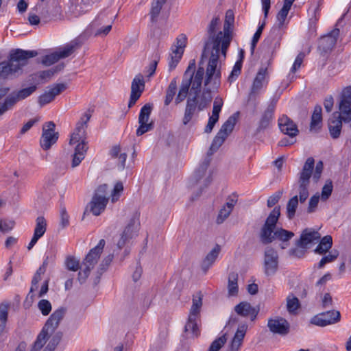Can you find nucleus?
I'll use <instances>...</instances> for the list:
<instances>
[{"mask_svg":"<svg viewBox=\"0 0 351 351\" xmlns=\"http://www.w3.org/2000/svg\"><path fill=\"white\" fill-rule=\"evenodd\" d=\"M177 90V78L174 77L171 80L166 90V95L164 101V104L165 106H169L171 103L174 97L176 96Z\"/></svg>","mask_w":351,"mask_h":351,"instance_id":"obj_30","label":"nucleus"},{"mask_svg":"<svg viewBox=\"0 0 351 351\" xmlns=\"http://www.w3.org/2000/svg\"><path fill=\"white\" fill-rule=\"evenodd\" d=\"M220 246L217 245L205 257L202 263V269L206 273L217 259L219 252Z\"/></svg>","mask_w":351,"mask_h":351,"instance_id":"obj_27","label":"nucleus"},{"mask_svg":"<svg viewBox=\"0 0 351 351\" xmlns=\"http://www.w3.org/2000/svg\"><path fill=\"white\" fill-rule=\"evenodd\" d=\"M275 110V104H271L264 111L259 121L258 125L256 129V132L258 133L264 130L267 129L274 117V113Z\"/></svg>","mask_w":351,"mask_h":351,"instance_id":"obj_24","label":"nucleus"},{"mask_svg":"<svg viewBox=\"0 0 351 351\" xmlns=\"http://www.w3.org/2000/svg\"><path fill=\"white\" fill-rule=\"evenodd\" d=\"M210 160L206 158L200 165L199 167L195 171V175L197 178V181L200 180L206 173V171L210 165Z\"/></svg>","mask_w":351,"mask_h":351,"instance_id":"obj_48","label":"nucleus"},{"mask_svg":"<svg viewBox=\"0 0 351 351\" xmlns=\"http://www.w3.org/2000/svg\"><path fill=\"white\" fill-rule=\"evenodd\" d=\"M319 200V195L318 194H315L313 195L308 202V206L307 208L308 213H315L317 210L318 203Z\"/></svg>","mask_w":351,"mask_h":351,"instance_id":"obj_56","label":"nucleus"},{"mask_svg":"<svg viewBox=\"0 0 351 351\" xmlns=\"http://www.w3.org/2000/svg\"><path fill=\"white\" fill-rule=\"evenodd\" d=\"M223 104V100L221 97H216L215 99L211 117L219 119V112L222 108Z\"/></svg>","mask_w":351,"mask_h":351,"instance_id":"obj_52","label":"nucleus"},{"mask_svg":"<svg viewBox=\"0 0 351 351\" xmlns=\"http://www.w3.org/2000/svg\"><path fill=\"white\" fill-rule=\"evenodd\" d=\"M199 317L197 316H192V315H189L188 321L185 325L184 330L187 333V335H190L191 337H197L199 334V330L197 325V319Z\"/></svg>","mask_w":351,"mask_h":351,"instance_id":"obj_28","label":"nucleus"},{"mask_svg":"<svg viewBox=\"0 0 351 351\" xmlns=\"http://www.w3.org/2000/svg\"><path fill=\"white\" fill-rule=\"evenodd\" d=\"M105 244V240L101 239L98 244L95 247L91 249L86 256L84 260L82 262L81 270L78 274V280L80 283L85 282L86 279L89 276L90 271L97 263L100 255L103 252Z\"/></svg>","mask_w":351,"mask_h":351,"instance_id":"obj_6","label":"nucleus"},{"mask_svg":"<svg viewBox=\"0 0 351 351\" xmlns=\"http://www.w3.org/2000/svg\"><path fill=\"white\" fill-rule=\"evenodd\" d=\"M66 266L68 269L73 271H76L80 268L79 261L73 257L66 258Z\"/></svg>","mask_w":351,"mask_h":351,"instance_id":"obj_62","label":"nucleus"},{"mask_svg":"<svg viewBox=\"0 0 351 351\" xmlns=\"http://www.w3.org/2000/svg\"><path fill=\"white\" fill-rule=\"evenodd\" d=\"M123 191V184L121 182H117L110 194L112 202H116L120 198Z\"/></svg>","mask_w":351,"mask_h":351,"instance_id":"obj_42","label":"nucleus"},{"mask_svg":"<svg viewBox=\"0 0 351 351\" xmlns=\"http://www.w3.org/2000/svg\"><path fill=\"white\" fill-rule=\"evenodd\" d=\"M322 109L321 106L317 105L314 108L313 114L311 116V121L310 125V129L311 131H317L321 128L322 121Z\"/></svg>","mask_w":351,"mask_h":351,"instance_id":"obj_29","label":"nucleus"},{"mask_svg":"<svg viewBox=\"0 0 351 351\" xmlns=\"http://www.w3.org/2000/svg\"><path fill=\"white\" fill-rule=\"evenodd\" d=\"M278 127L283 134L291 138L296 136L299 133L296 124L287 115H282L279 118Z\"/></svg>","mask_w":351,"mask_h":351,"instance_id":"obj_20","label":"nucleus"},{"mask_svg":"<svg viewBox=\"0 0 351 351\" xmlns=\"http://www.w3.org/2000/svg\"><path fill=\"white\" fill-rule=\"evenodd\" d=\"M298 196L295 195L291 197L286 206L287 217L289 219H292L295 215L296 210L298 206Z\"/></svg>","mask_w":351,"mask_h":351,"instance_id":"obj_36","label":"nucleus"},{"mask_svg":"<svg viewBox=\"0 0 351 351\" xmlns=\"http://www.w3.org/2000/svg\"><path fill=\"white\" fill-rule=\"evenodd\" d=\"M69 225V216L66 213L65 208H61L60 210V226L62 228H65Z\"/></svg>","mask_w":351,"mask_h":351,"instance_id":"obj_64","label":"nucleus"},{"mask_svg":"<svg viewBox=\"0 0 351 351\" xmlns=\"http://www.w3.org/2000/svg\"><path fill=\"white\" fill-rule=\"evenodd\" d=\"M37 55L35 50L12 49L8 61L0 62V78L5 79L19 73L23 67L28 64L29 60Z\"/></svg>","mask_w":351,"mask_h":351,"instance_id":"obj_5","label":"nucleus"},{"mask_svg":"<svg viewBox=\"0 0 351 351\" xmlns=\"http://www.w3.org/2000/svg\"><path fill=\"white\" fill-rule=\"evenodd\" d=\"M339 35V29L335 28L328 35L322 37L319 42V49L324 52L332 50L337 43Z\"/></svg>","mask_w":351,"mask_h":351,"instance_id":"obj_22","label":"nucleus"},{"mask_svg":"<svg viewBox=\"0 0 351 351\" xmlns=\"http://www.w3.org/2000/svg\"><path fill=\"white\" fill-rule=\"evenodd\" d=\"M41 280V275L37 274L35 273L34 276H33L32 280V286L30 288V291L27 295V297H29L30 298H33L34 297V291L37 290L38 289V283Z\"/></svg>","mask_w":351,"mask_h":351,"instance_id":"obj_63","label":"nucleus"},{"mask_svg":"<svg viewBox=\"0 0 351 351\" xmlns=\"http://www.w3.org/2000/svg\"><path fill=\"white\" fill-rule=\"evenodd\" d=\"M152 108L153 105L151 104H146L141 108L138 120L139 127L136 132L138 136L154 129V123L152 121H149Z\"/></svg>","mask_w":351,"mask_h":351,"instance_id":"obj_11","label":"nucleus"},{"mask_svg":"<svg viewBox=\"0 0 351 351\" xmlns=\"http://www.w3.org/2000/svg\"><path fill=\"white\" fill-rule=\"evenodd\" d=\"M300 304L298 298L293 295H289L287 298V308L289 313H295L300 307Z\"/></svg>","mask_w":351,"mask_h":351,"instance_id":"obj_41","label":"nucleus"},{"mask_svg":"<svg viewBox=\"0 0 351 351\" xmlns=\"http://www.w3.org/2000/svg\"><path fill=\"white\" fill-rule=\"evenodd\" d=\"M183 53L178 51L171 49L169 59V70L171 71L177 66L182 57Z\"/></svg>","mask_w":351,"mask_h":351,"instance_id":"obj_39","label":"nucleus"},{"mask_svg":"<svg viewBox=\"0 0 351 351\" xmlns=\"http://www.w3.org/2000/svg\"><path fill=\"white\" fill-rule=\"evenodd\" d=\"M320 238L321 235L317 231L306 228L302 232L300 238L297 241L296 245L298 247H302L307 249L308 247V245L318 242Z\"/></svg>","mask_w":351,"mask_h":351,"instance_id":"obj_21","label":"nucleus"},{"mask_svg":"<svg viewBox=\"0 0 351 351\" xmlns=\"http://www.w3.org/2000/svg\"><path fill=\"white\" fill-rule=\"evenodd\" d=\"M145 88V82L141 74L134 77L131 84V93L128 107L132 108L141 96Z\"/></svg>","mask_w":351,"mask_h":351,"instance_id":"obj_17","label":"nucleus"},{"mask_svg":"<svg viewBox=\"0 0 351 351\" xmlns=\"http://www.w3.org/2000/svg\"><path fill=\"white\" fill-rule=\"evenodd\" d=\"M242 67V60L237 61L233 66L232 71L230 73L228 77V81L230 82H233L237 78V77L241 73V70Z\"/></svg>","mask_w":351,"mask_h":351,"instance_id":"obj_54","label":"nucleus"},{"mask_svg":"<svg viewBox=\"0 0 351 351\" xmlns=\"http://www.w3.org/2000/svg\"><path fill=\"white\" fill-rule=\"evenodd\" d=\"M280 215V206H276L267 217L260 231V241L267 245L275 239V228Z\"/></svg>","mask_w":351,"mask_h":351,"instance_id":"obj_7","label":"nucleus"},{"mask_svg":"<svg viewBox=\"0 0 351 351\" xmlns=\"http://www.w3.org/2000/svg\"><path fill=\"white\" fill-rule=\"evenodd\" d=\"M202 306V294L201 292L197 293L193 295V304L191 308L190 309V315L192 316H197L199 317L200 309Z\"/></svg>","mask_w":351,"mask_h":351,"instance_id":"obj_33","label":"nucleus"},{"mask_svg":"<svg viewBox=\"0 0 351 351\" xmlns=\"http://www.w3.org/2000/svg\"><path fill=\"white\" fill-rule=\"evenodd\" d=\"M234 310L237 314L244 317L254 314V308L252 307L250 304L245 302H243L237 304L234 307Z\"/></svg>","mask_w":351,"mask_h":351,"instance_id":"obj_37","label":"nucleus"},{"mask_svg":"<svg viewBox=\"0 0 351 351\" xmlns=\"http://www.w3.org/2000/svg\"><path fill=\"white\" fill-rule=\"evenodd\" d=\"M67 88V85L65 83H59L56 84L52 86L50 89L48 90L53 97L55 98L56 96L60 94L62 92L65 90Z\"/></svg>","mask_w":351,"mask_h":351,"instance_id":"obj_53","label":"nucleus"},{"mask_svg":"<svg viewBox=\"0 0 351 351\" xmlns=\"http://www.w3.org/2000/svg\"><path fill=\"white\" fill-rule=\"evenodd\" d=\"M267 75V69L266 68H261L253 82L250 93V98H252L260 92L265 82Z\"/></svg>","mask_w":351,"mask_h":351,"instance_id":"obj_25","label":"nucleus"},{"mask_svg":"<svg viewBox=\"0 0 351 351\" xmlns=\"http://www.w3.org/2000/svg\"><path fill=\"white\" fill-rule=\"evenodd\" d=\"M247 326L240 325L230 341L227 351H239L243 344V339L247 332Z\"/></svg>","mask_w":351,"mask_h":351,"instance_id":"obj_23","label":"nucleus"},{"mask_svg":"<svg viewBox=\"0 0 351 351\" xmlns=\"http://www.w3.org/2000/svg\"><path fill=\"white\" fill-rule=\"evenodd\" d=\"M314 165L315 160L312 157L308 158L302 167V171L300 173L298 180V200H300L301 204H303L308 197V185L310 178L312 176Z\"/></svg>","mask_w":351,"mask_h":351,"instance_id":"obj_8","label":"nucleus"},{"mask_svg":"<svg viewBox=\"0 0 351 351\" xmlns=\"http://www.w3.org/2000/svg\"><path fill=\"white\" fill-rule=\"evenodd\" d=\"M339 254L337 251H332L329 254L322 257L319 263V267H323L326 263H331L334 261L338 256Z\"/></svg>","mask_w":351,"mask_h":351,"instance_id":"obj_55","label":"nucleus"},{"mask_svg":"<svg viewBox=\"0 0 351 351\" xmlns=\"http://www.w3.org/2000/svg\"><path fill=\"white\" fill-rule=\"evenodd\" d=\"M234 22L232 10H228L226 13L223 32H219L214 40L213 49L206 70L205 85L213 84L217 86L221 82V68L219 65V53L226 57V51L230 44V31Z\"/></svg>","mask_w":351,"mask_h":351,"instance_id":"obj_2","label":"nucleus"},{"mask_svg":"<svg viewBox=\"0 0 351 351\" xmlns=\"http://www.w3.org/2000/svg\"><path fill=\"white\" fill-rule=\"evenodd\" d=\"M343 119L337 116V113L335 112L332 114L328 120V130L332 138L339 137L342 128Z\"/></svg>","mask_w":351,"mask_h":351,"instance_id":"obj_26","label":"nucleus"},{"mask_svg":"<svg viewBox=\"0 0 351 351\" xmlns=\"http://www.w3.org/2000/svg\"><path fill=\"white\" fill-rule=\"evenodd\" d=\"M283 194V191H278L275 192L273 195L269 197L267 205L268 207L271 208L274 206L276 204H277L280 199L282 195Z\"/></svg>","mask_w":351,"mask_h":351,"instance_id":"obj_61","label":"nucleus"},{"mask_svg":"<svg viewBox=\"0 0 351 351\" xmlns=\"http://www.w3.org/2000/svg\"><path fill=\"white\" fill-rule=\"evenodd\" d=\"M140 226L139 218L137 215H134L125 226L120 239L117 243V247L121 249L125 243L137 235Z\"/></svg>","mask_w":351,"mask_h":351,"instance_id":"obj_14","label":"nucleus"},{"mask_svg":"<svg viewBox=\"0 0 351 351\" xmlns=\"http://www.w3.org/2000/svg\"><path fill=\"white\" fill-rule=\"evenodd\" d=\"M332 237L330 235H326L321 239L319 245L315 250V252L319 254H325L332 247Z\"/></svg>","mask_w":351,"mask_h":351,"instance_id":"obj_31","label":"nucleus"},{"mask_svg":"<svg viewBox=\"0 0 351 351\" xmlns=\"http://www.w3.org/2000/svg\"><path fill=\"white\" fill-rule=\"evenodd\" d=\"M60 59V56L57 51H56L55 52L45 56L43 58L42 63L45 65L49 66L58 62Z\"/></svg>","mask_w":351,"mask_h":351,"instance_id":"obj_49","label":"nucleus"},{"mask_svg":"<svg viewBox=\"0 0 351 351\" xmlns=\"http://www.w3.org/2000/svg\"><path fill=\"white\" fill-rule=\"evenodd\" d=\"M220 23V20L218 17L213 18L208 27V33L209 34L210 39L212 40L213 46L214 45V40L216 38L215 36V32L217 30V27L219 26Z\"/></svg>","mask_w":351,"mask_h":351,"instance_id":"obj_43","label":"nucleus"},{"mask_svg":"<svg viewBox=\"0 0 351 351\" xmlns=\"http://www.w3.org/2000/svg\"><path fill=\"white\" fill-rule=\"evenodd\" d=\"M341 314L339 311L331 310L315 315L311 319L313 325L324 327L340 321Z\"/></svg>","mask_w":351,"mask_h":351,"instance_id":"obj_15","label":"nucleus"},{"mask_svg":"<svg viewBox=\"0 0 351 351\" xmlns=\"http://www.w3.org/2000/svg\"><path fill=\"white\" fill-rule=\"evenodd\" d=\"M236 122L237 119L234 116H230L225 121L213 141L208 153L209 155H212L223 143L228 135L232 132Z\"/></svg>","mask_w":351,"mask_h":351,"instance_id":"obj_9","label":"nucleus"},{"mask_svg":"<svg viewBox=\"0 0 351 351\" xmlns=\"http://www.w3.org/2000/svg\"><path fill=\"white\" fill-rule=\"evenodd\" d=\"M167 0H154L150 11L151 19L155 21L158 16L162 5L165 3Z\"/></svg>","mask_w":351,"mask_h":351,"instance_id":"obj_40","label":"nucleus"},{"mask_svg":"<svg viewBox=\"0 0 351 351\" xmlns=\"http://www.w3.org/2000/svg\"><path fill=\"white\" fill-rule=\"evenodd\" d=\"M321 304L324 308H330L333 306V300L329 293H326L321 297Z\"/></svg>","mask_w":351,"mask_h":351,"instance_id":"obj_60","label":"nucleus"},{"mask_svg":"<svg viewBox=\"0 0 351 351\" xmlns=\"http://www.w3.org/2000/svg\"><path fill=\"white\" fill-rule=\"evenodd\" d=\"M339 114L343 122L351 121V86L345 87L341 93L339 101Z\"/></svg>","mask_w":351,"mask_h":351,"instance_id":"obj_12","label":"nucleus"},{"mask_svg":"<svg viewBox=\"0 0 351 351\" xmlns=\"http://www.w3.org/2000/svg\"><path fill=\"white\" fill-rule=\"evenodd\" d=\"M232 211L230 208L223 206L219 212L217 217V223L218 224L222 223L229 217Z\"/></svg>","mask_w":351,"mask_h":351,"instance_id":"obj_58","label":"nucleus"},{"mask_svg":"<svg viewBox=\"0 0 351 351\" xmlns=\"http://www.w3.org/2000/svg\"><path fill=\"white\" fill-rule=\"evenodd\" d=\"M65 311L64 308H60L56 310L50 315L30 351H40L48 339H49V341L43 351H54L62 336V332H55V331L63 319Z\"/></svg>","mask_w":351,"mask_h":351,"instance_id":"obj_3","label":"nucleus"},{"mask_svg":"<svg viewBox=\"0 0 351 351\" xmlns=\"http://www.w3.org/2000/svg\"><path fill=\"white\" fill-rule=\"evenodd\" d=\"M56 125L53 121L45 123L43 126V133L40 145L44 150H48L56 143L59 134L55 131Z\"/></svg>","mask_w":351,"mask_h":351,"instance_id":"obj_13","label":"nucleus"},{"mask_svg":"<svg viewBox=\"0 0 351 351\" xmlns=\"http://www.w3.org/2000/svg\"><path fill=\"white\" fill-rule=\"evenodd\" d=\"M267 326L269 330L280 335H286L289 332V323L280 317H275L268 320Z\"/></svg>","mask_w":351,"mask_h":351,"instance_id":"obj_18","label":"nucleus"},{"mask_svg":"<svg viewBox=\"0 0 351 351\" xmlns=\"http://www.w3.org/2000/svg\"><path fill=\"white\" fill-rule=\"evenodd\" d=\"M77 46V43L75 41H71L66 45L60 47L57 52L60 56V58H65L70 56L75 50Z\"/></svg>","mask_w":351,"mask_h":351,"instance_id":"obj_35","label":"nucleus"},{"mask_svg":"<svg viewBox=\"0 0 351 351\" xmlns=\"http://www.w3.org/2000/svg\"><path fill=\"white\" fill-rule=\"evenodd\" d=\"M9 306L5 304H0V335L4 332L8 316Z\"/></svg>","mask_w":351,"mask_h":351,"instance_id":"obj_38","label":"nucleus"},{"mask_svg":"<svg viewBox=\"0 0 351 351\" xmlns=\"http://www.w3.org/2000/svg\"><path fill=\"white\" fill-rule=\"evenodd\" d=\"M187 38L184 34L179 35L176 40L175 44L172 46L171 49L182 52L184 53V49L186 45Z\"/></svg>","mask_w":351,"mask_h":351,"instance_id":"obj_46","label":"nucleus"},{"mask_svg":"<svg viewBox=\"0 0 351 351\" xmlns=\"http://www.w3.org/2000/svg\"><path fill=\"white\" fill-rule=\"evenodd\" d=\"M108 185L101 184L97 187L90 203V211L98 216L102 213L107 205L109 198L107 197Z\"/></svg>","mask_w":351,"mask_h":351,"instance_id":"obj_10","label":"nucleus"},{"mask_svg":"<svg viewBox=\"0 0 351 351\" xmlns=\"http://www.w3.org/2000/svg\"><path fill=\"white\" fill-rule=\"evenodd\" d=\"M282 36V31L281 27L274 26L271 28L268 36L264 40V46L267 47L269 51L274 52L280 47Z\"/></svg>","mask_w":351,"mask_h":351,"instance_id":"obj_19","label":"nucleus"},{"mask_svg":"<svg viewBox=\"0 0 351 351\" xmlns=\"http://www.w3.org/2000/svg\"><path fill=\"white\" fill-rule=\"evenodd\" d=\"M265 25V21L262 23L261 25H259L258 28L257 29L256 32L253 36L252 43H251V51L253 53L254 48L261 36L263 29H264V27Z\"/></svg>","mask_w":351,"mask_h":351,"instance_id":"obj_59","label":"nucleus"},{"mask_svg":"<svg viewBox=\"0 0 351 351\" xmlns=\"http://www.w3.org/2000/svg\"><path fill=\"white\" fill-rule=\"evenodd\" d=\"M238 274L236 272H231L228 276V294L230 296H234L237 295L239 287H238Z\"/></svg>","mask_w":351,"mask_h":351,"instance_id":"obj_32","label":"nucleus"},{"mask_svg":"<svg viewBox=\"0 0 351 351\" xmlns=\"http://www.w3.org/2000/svg\"><path fill=\"white\" fill-rule=\"evenodd\" d=\"M274 235L275 239L276 238L282 241H288L293 237L294 234L283 228H278L275 231Z\"/></svg>","mask_w":351,"mask_h":351,"instance_id":"obj_45","label":"nucleus"},{"mask_svg":"<svg viewBox=\"0 0 351 351\" xmlns=\"http://www.w3.org/2000/svg\"><path fill=\"white\" fill-rule=\"evenodd\" d=\"M290 9L291 8L287 7V5H283L282 8L277 14V20L278 21V25H277V27H281L284 25L285 19L288 15Z\"/></svg>","mask_w":351,"mask_h":351,"instance_id":"obj_50","label":"nucleus"},{"mask_svg":"<svg viewBox=\"0 0 351 351\" xmlns=\"http://www.w3.org/2000/svg\"><path fill=\"white\" fill-rule=\"evenodd\" d=\"M15 226V222L13 220L8 219H0V232L3 234L10 232L13 230Z\"/></svg>","mask_w":351,"mask_h":351,"instance_id":"obj_47","label":"nucleus"},{"mask_svg":"<svg viewBox=\"0 0 351 351\" xmlns=\"http://www.w3.org/2000/svg\"><path fill=\"white\" fill-rule=\"evenodd\" d=\"M227 341L226 333L213 341L208 351H219Z\"/></svg>","mask_w":351,"mask_h":351,"instance_id":"obj_44","label":"nucleus"},{"mask_svg":"<svg viewBox=\"0 0 351 351\" xmlns=\"http://www.w3.org/2000/svg\"><path fill=\"white\" fill-rule=\"evenodd\" d=\"M209 42L206 43L199 66L195 71L196 63L194 59L191 60L186 69L178 94L175 98L176 105L186 99L182 124L186 125L199 112L204 110L211 102V88L217 89L213 84L205 85L206 72L204 67V58L206 57V51L209 49Z\"/></svg>","mask_w":351,"mask_h":351,"instance_id":"obj_1","label":"nucleus"},{"mask_svg":"<svg viewBox=\"0 0 351 351\" xmlns=\"http://www.w3.org/2000/svg\"><path fill=\"white\" fill-rule=\"evenodd\" d=\"M90 117V112H85L80 117V119L77 122L75 128L71 136L69 143L71 145L77 143L72 158L71 167L73 168L77 167L81 163L87 152L88 146L86 141V129Z\"/></svg>","mask_w":351,"mask_h":351,"instance_id":"obj_4","label":"nucleus"},{"mask_svg":"<svg viewBox=\"0 0 351 351\" xmlns=\"http://www.w3.org/2000/svg\"><path fill=\"white\" fill-rule=\"evenodd\" d=\"M47 230V221L43 216L38 217L36 219V226L34 228V235L40 239Z\"/></svg>","mask_w":351,"mask_h":351,"instance_id":"obj_34","label":"nucleus"},{"mask_svg":"<svg viewBox=\"0 0 351 351\" xmlns=\"http://www.w3.org/2000/svg\"><path fill=\"white\" fill-rule=\"evenodd\" d=\"M278 254L274 248L268 247L265 250L264 269L267 276L274 275L278 269Z\"/></svg>","mask_w":351,"mask_h":351,"instance_id":"obj_16","label":"nucleus"},{"mask_svg":"<svg viewBox=\"0 0 351 351\" xmlns=\"http://www.w3.org/2000/svg\"><path fill=\"white\" fill-rule=\"evenodd\" d=\"M38 307L43 315H48L51 311V304L47 300L43 299L40 300Z\"/></svg>","mask_w":351,"mask_h":351,"instance_id":"obj_51","label":"nucleus"},{"mask_svg":"<svg viewBox=\"0 0 351 351\" xmlns=\"http://www.w3.org/2000/svg\"><path fill=\"white\" fill-rule=\"evenodd\" d=\"M332 191V184L331 181L326 182L322 190L321 199L326 201L330 196Z\"/></svg>","mask_w":351,"mask_h":351,"instance_id":"obj_57","label":"nucleus"}]
</instances>
